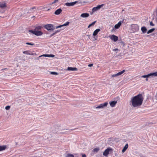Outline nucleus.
Masks as SVG:
<instances>
[{
	"label": "nucleus",
	"mask_w": 157,
	"mask_h": 157,
	"mask_svg": "<svg viewBox=\"0 0 157 157\" xmlns=\"http://www.w3.org/2000/svg\"><path fill=\"white\" fill-rule=\"evenodd\" d=\"M99 149L98 147H96L93 149V151L94 152H97L99 151Z\"/></svg>",
	"instance_id": "29"
},
{
	"label": "nucleus",
	"mask_w": 157,
	"mask_h": 157,
	"mask_svg": "<svg viewBox=\"0 0 157 157\" xmlns=\"http://www.w3.org/2000/svg\"><path fill=\"white\" fill-rule=\"evenodd\" d=\"M23 53L24 54H25L26 55H33V53H31L30 52H29L28 51H24L23 52Z\"/></svg>",
	"instance_id": "22"
},
{
	"label": "nucleus",
	"mask_w": 157,
	"mask_h": 157,
	"mask_svg": "<svg viewBox=\"0 0 157 157\" xmlns=\"http://www.w3.org/2000/svg\"><path fill=\"white\" fill-rule=\"evenodd\" d=\"M100 31L99 29H96L93 32V36H96L98 33Z\"/></svg>",
	"instance_id": "18"
},
{
	"label": "nucleus",
	"mask_w": 157,
	"mask_h": 157,
	"mask_svg": "<svg viewBox=\"0 0 157 157\" xmlns=\"http://www.w3.org/2000/svg\"><path fill=\"white\" fill-rule=\"evenodd\" d=\"M50 9H48V10H47V11L49 10H50Z\"/></svg>",
	"instance_id": "44"
},
{
	"label": "nucleus",
	"mask_w": 157,
	"mask_h": 157,
	"mask_svg": "<svg viewBox=\"0 0 157 157\" xmlns=\"http://www.w3.org/2000/svg\"><path fill=\"white\" fill-rule=\"evenodd\" d=\"M125 71L124 70H123L122 71L117 73V75H118L119 76V75H121L123 73H124L125 72Z\"/></svg>",
	"instance_id": "31"
},
{
	"label": "nucleus",
	"mask_w": 157,
	"mask_h": 157,
	"mask_svg": "<svg viewBox=\"0 0 157 157\" xmlns=\"http://www.w3.org/2000/svg\"><path fill=\"white\" fill-rule=\"evenodd\" d=\"M110 151H112V149L110 147L107 148L103 152V155L105 156H107Z\"/></svg>",
	"instance_id": "6"
},
{
	"label": "nucleus",
	"mask_w": 157,
	"mask_h": 157,
	"mask_svg": "<svg viewBox=\"0 0 157 157\" xmlns=\"http://www.w3.org/2000/svg\"><path fill=\"white\" fill-rule=\"evenodd\" d=\"M123 21V20L122 21H120L118 22V23L115 25L114 26V28L116 29H118L121 26V23Z\"/></svg>",
	"instance_id": "12"
},
{
	"label": "nucleus",
	"mask_w": 157,
	"mask_h": 157,
	"mask_svg": "<svg viewBox=\"0 0 157 157\" xmlns=\"http://www.w3.org/2000/svg\"><path fill=\"white\" fill-rule=\"evenodd\" d=\"M59 0H54V1L53 2H52V3H50V5H51V4H53L56 2H57Z\"/></svg>",
	"instance_id": "35"
},
{
	"label": "nucleus",
	"mask_w": 157,
	"mask_h": 157,
	"mask_svg": "<svg viewBox=\"0 0 157 157\" xmlns=\"http://www.w3.org/2000/svg\"><path fill=\"white\" fill-rule=\"evenodd\" d=\"M42 28L41 26H37L35 28V30L37 31H40L41 30V28Z\"/></svg>",
	"instance_id": "26"
},
{
	"label": "nucleus",
	"mask_w": 157,
	"mask_h": 157,
	"mask_svg": "<svg viewBox=\"0 0 157 157\" xmlns=\"http://www.w3.org/2000/svg\"><path fill=\"white\" fill-rule=\"evenodd\" d=\"M150 25L152 26H154V24L153 23V22L152 21H151L150 22Z\"/></svg>",
	"instance_id": "38"
},
{
	"label": "nucleus",
	"mask_w": 157,
	"mask_h": 157,
	"mask_svg": "<svg viewBox=\"0 0 157 157\" xmlns=\"http://www.w3.org/2000/svg\"><path fill=\"white\" fill-rule=\"evenodd\" d=\"M109 37L111 40H113L114 42L117 41L118 40V37L114 35H112L111 36H109Z\"/></svg>",
	"instance_id": "8"
},
{
	"label": "nucleus",
	"mask_w": 157,
	"mask_h": 157,
	"mask_svg": "<svg viewBox=\"0 0 157 157\" xmlns=\"http://www.w3.org/2000/svg\"><path fill=\"white\" fill-rule=\"evenodd\" d=\"M141 30L143 33H145L146 32L147 29L145 27L143 26L141 27Z\"/></svg>",
	"instance_id": "20"
},
{
	"label": "nucleus",
	"mask_w": 157,
	"mask_h": 157,
	"mask_svg": "<svg viewBox=\"0 0 157 157\" xmlns=\"http://www.w3.org/2000/svg\"><path fill=\"white\" fill-rule=\"evenodd\" d=\"M67 70L69 71H77L78 69L76 67H67Z\"/></svg>",
	"instance_id": "13"
},
{
	"label": "nucleus",
	"mask_w": 157,
	"mask_h": 157,
	"mask_svg": "<svg viewBox=\"0 0 157 157\" xmlns=\"http://www.w3.org/2000/svg\"><path fill=\"white\" fill-rule=\"evenodd\" d=\"M93 64H89L88 65V66L89 67H91L93 66Z\"/></svg>",
	"instance_id": "39"
},
{
	"label": "nucleus",
	"mask_w": 157,
	"mask_h": 157,
	"mask_svg": "<svg viewBox=\"0 0 157 157\" xmlns=\"http://www.w3.org/2000/svg\"><path fill=\"white\" fill-rule=\"evenodd\" d=\"M42 56H44L45 57H54L55 56V55L52 54H44L41 56H40V57H41Z\"/></svg>",
	"instance_id": "17"
},
{
	"label": "nucleus",
	"mask_w": 157,
	"mask_h": 157,
	"mask_svg": "<svg viewBox=\"0 0 157 157\" xmlns=\"http://www.w3.org/2000/svg\"><path fill=\"white\" fill-rule=\"evenodd\" d=\"M132 29L133 32H135L138 31L139 30V27L137 25H132Z\"/></svg>",
	"instance_id": "7"
},
{
	"label": "nucleus",
	"mask_w": 157,
	"mask_h": 157,
	"mask_svg": "<svg viewBox=\"0 0 157 157\" xmlns=\"http://www.w3.org/2000/svg\"><path fill=\"white\" fill-rule=\"evenodd\" d=\"M36 8L35 7H33L32 8H31L29 10V13H32L34 12V9H35Z\"/></svg>",
	"instance_id": "21"
},
{
	"label": "nucleus",
	"mask_w": 157,
	"mask_h": 157,
	"mask_svg": "<svg viewBox=\"0 0 157 157\" xmlns=\"http://www.w3.org/2000/svg\"><path fill=\"white\" fill-rule=\"evenodd\" d=\"M6 148V146L5 145L0 146V151L5 150Z\"/></svg>",
	"instance_id": "24"
},
{
	"label": "nucleus",
	"mask_w": 157,
	"mask_h": 157,
	"mask_svg": "<svg viewBox=\"0 0 157 157\" xmlns=\"http://www.w3.org/2000/svg\"><path fill=\"white\" fill-rule=\"evenodd\" d=\"M128 144H127L125 145V146H124V147L122 149V153L124 152H125V151L126 150V149L128 148Z\"/></svg>",
	"instance_id": "19"
},
{
	"label": "nucleus",
	"mask_w": 157,
	"mask_h": 157,
	"mask_svg": "<svg viewBox=\"0 0 157 157\" xmlns=\"http://www.w3.org/2000/svg\"><path fill=\"white\" fill-rule=\"evenodd\" d=\"M61 29H59V30H56L54 33L51 34V35L50 36V37H51L52 36H53L54 35L56 34L57 33L61 31Z\"/></svg>",
	"instance_id": "23"
},
{
	"label": "nucleus",
	"mask_w": 157,
	"mask_h": 157,
	"mask_svg": "<svg viewBox=\"0 0 157 157\" xmlns=\"http://www.w3.org/2000/svg\"><path fill=\"white\" fill-rule=\"evenodd\" d=\"M82 157H86V156L85 154H83L82 155Z\"/></svg>",
	"instance_id": "41"
},
{
	"label": "nucleus",
	"mask_w": 157,
	"mask_h": 157,
	"mask_svg": "<svg viewBox=\"0 0 157 157\" xmlns=\"http://www.w3.org/2000/svg\"><path fill=\"white\" fill-rule=\"evenodd\" d=\"M5 69H6V68H4V69H2V70H4Z\"/></svg>",
	"instance_id": "45"
},
{
	"label": "nucleus",
	"mask_w": 157,
	"mask_h": 157,
	"mask_svg": "<svg viewBox=\"0 0 157 157\" xmlns=\"http://www.w3.org/2000/svg\"><path fill=\"white\" fill-rule=\"evenodd\" d=\"M146 80L147 81H148V79H147V78H146Z\"/></svg>",
	"instance_id": "42"
},
{
	"label": "nucleus",
	"mask_w": 157,
	"mask_h": 157,
	"mask_svg": "<svg viewBox=\"0 0 157 157\" xmlns=\"http://www.w3.org/2000/svg\"><path fill=\"white\" fill-rule=\"evenodd\" d=\"M10 106H7L5 107V109L7 110H9L10 109Z\"/></svg>",
	"instance_id": "36"
},
{
	"label": "nucleus",
	"mask_w": 157,
	"mask_h": 157,
	"mask_svg": "<svg viewBox=\"0 0 157 157\" xmlns=\"http://www.w3.org/2000/svg\"><path fill=\"white\" fill-rule=\"evenodd\" d=\"M143 100L144 98L141 94H139L134 96L131 100L132 106L134 107H137L140 106L142 104Z\"/></svg>",
	"instance_id": "1"
},
{
	"label": "nucleus",
	"mask_w": 157,
	"mask_h": 157,
	"mask_svg": "<svg viewBox=\"0 0 157 157\" xmlns=\"http://www.w3.org/2000/svg\"><path fill=\"white\" fill-rule=\"evenodd\" d=\"M74 130V129H67L66 130H67V131L66 132H60V133H63H63H68L69 132H71L72 130Z\"/></svg>",
	"instance_id": "27"
},
{
	"label": "nucleus",
	"mask_w": 157,
	"mask_h": 157,
	"mask_svg": "<svg viewBox=\"0 0 157 157\" xmlns=\"http://www.w3.org/2000/svg\"><path fill=\"white\" fill-rule=\"evenodd\" d=\"M62 10L61 9H59L55 11L54 13L56 15H59L62 12Z\"/></svg>",
	"instance_id": "16"
},
{
	"label": "nucleus",
	"mask_w": 157,
	"mask_h": 157,
	"mask_svg": "<svg viewBox=\"0 0 157 157\" xmlns=\"http://www.w3.org/2000/svg\"><path fill=\"white\" fill-rule=\"evenodd\" d=\"M26 44L28 45H34V44L33 43H31L29 42H27L26 43Z\"/></svg>",
	"instance_id": "34"
},
{
	"label": "nucleus",
	"mask_w": 157,
	"mask_h": 157,
	"mask_svg": "<svg viewBox=\"0 0 157 157\" xmlns=\"http://www.w3.org/2000/svg\"><path fill=\"white\" fill-rule=\"evenodd\" d=\"M157 76V71L154 73H151L146 75H142L141 76V78H148L150 76L153 77L154 76Z\"/></svg>",
	"instance_id": "4"
},
{
	"label": "nucleus",
	"mask_w": 157,
	"mask_h": 157,
	"mask_svg": "<svg viewBox=\"0 0 157 157\" xmlns=\"http://www.w3.org/2000/svg\"><path fill=\"white\" fill-rule=\"evenodd\" d=\"M96 21H95L93 22L91 24H90L88 25V28H89L91 26L94 25V24H95V23H96Z\"/></svg>",
	"instance_id": "30"
},
{
	"label": "nucleus",
	"mask_w": 157,
	"mask_h": 157,
	"mask_svg": "<svg viewBox=\"0 0 157 157\" xmlns=\"http://www.w3.org/2000/svg\"><path fill=\"white\" fill-rule=\"evenodd\" d=\"M155 30V29L154 28L151 29L149 30H148V31L147 32V34H149L150 33H151L153 31H154Z\"/></svg>",
	"instance_id": "28"
},
{
	"label": "nucleus",
	"mask_w": 157,
	"mask_h": 157,
	"mask_svg": "<svg viewBox=\"0 0 157 157\" xmlns=\"http://www.w3.org/2000/svg\"><path fill=\"white\" fill-rule=\"evenodd\" d=\"M33 17H35V16H33Z\"/></svg>",
	"instance_id": "46"
},
{
	"label": "nucleus",
	"mask_w": 157,
	"mask_h": 157,
	"mask_svg": "<svg viewBox=\"0 0 157 157\" xmlns=\"http://www.w3.org/2000/svg\"><path fill=\"white\" fill-rule=\"evenodd\" d=\"M77 2V1H75L72 2H67L65 3V5L67 6H73L75 5Z\"/></svg>",
	"instance_id": "9"
},
{
	"label": "nucleus",
	"mask_w": 157,
	"mask_h": 157,
	"mask_svg": "<svg viewBox=\"0 0 157 157\" xmlns=\"http://www.w3.org/2000/svg\"><path fill=\"white\" fill-rule=\"evenodd\" d=\"M89 16V14L87 13H84L82 14L80 16L83 18H86L88 17Z\"/></svg>",
	"instance_id": "14"
},
{
	"label": "nucleus",
	"mask_w": 157,
	"mask_h": 157,
	"mask_svg": "<svg viewBox=\"0 0 157 157\" xmlns=\"http://www.w3.org/2000/svg\"><path fill=\"white\" fill-rule=\"evenodd\" d=\"M29 32L37 36H41L43 34V33L40 31H36L35 30H29Z\"/></svg>",
	"instance_id": "3"
},
{
	"label": "nucleus",
	"mask_w": 157,
	"mask_h": 157,
	"mask_svg": "<svg viewBox=\"0 0 157 157\" xmlns=\"http://www.w3.org/2000/svg\"><path fill=\"white\" fill-rule=\"evenodd\" d=\"M108 104L107 102H105L104 103L100 104L99 105L96 107V109H103L107 106Z\"/></svg>",
	"instance_id": "5"
},
{
	"label": "nucleus",
	"mask_w": 157,
	"mask_h": 157,
	"mask_svg": "<svg viewBox=\"0 0 157 157\" xmlns=\"http://www.w3.org/2000/svg\"><path fill=\"white\" fill-rule=\"evenodd\" d=\"M102 5H99L97 7H94L92 9V11L93 12H95L99 9H100L101 7L102 6Z\"/></svg>",
	"instance_id": "11"
},
{
	"label": "nucleus",
	"mask_w": 157,
	"mask_h": 157,
	"mask_svg": "<svg viewBox=\"0 0 157 157\" xmlns=\"http://www.w3.org/2000/svg\"><path fill=\"white\" fill-rule=\"evenodd\" d=\"M114 30V28H113L112 29V31H113V30Z\"/></svg>",
	"instance_id": "43"
},
{
	"label": "nucleus",
	"mask_w": 157,
	"mask_h": 157,
	"mask_svg": "<svg viewBox=\"0 0 157 157\" xmlns=\"http://www.w3.org/2000/svg\"><path fill=\"white\" fill-rule=\"evenodd\" d=\"M51 74L53 75H57L58 74V73L55 72H51Z\"/></svg>",
	"instance_id": "33"
},
{
	"label": "nucleus",
	"mask_w": 157,
	"mask_h": 157,
	"mask_svg": "<svg viewBox=\"0 0 157 157\" xmlns=\"http://www.w3.org/2000/svg\"><path fill=\"white\" fill-rule=\"evenodd\" d=\"M66 157H74V155L70 154H67Z\"/></svg>",
	"instance_id": "32"
},
{
	"label": "nucleus",
	"mask_w": 157,
	"mask_h": 157,
	"mask_svg": "<svg viewBox=\"0 0 157 157\" xmlns=\"http://www.w3.org/2000/svg\"><path fill=\"white\" fill-rule=\"evenodd\" d=\"M118 48H115V49H114L113 50V51H118Z\"/></svg>",
	"instance_id": "40"
},
{
	"label": "nucleus",
	"mask_w": 157,
	"mask_h": 157,
	"mask_svg": "<svg viewBox=\"0 0 157 157\" xmlns=\"http://www.w3.org/2000/svg\"><path fill=\"white\" fill-rule=\"evenodd\" d=\"M44 27L45 29L48 31L53 30L56 29V27H55L54 25L51 24L46 25L44 26Z\"/></svg>",
	"instance_id": "2"
},
{
	"label": "nucleus",
	"mask_w": 157,
	"mask_h": 157,
	"mask_svg": "<svg viewBox=\"0 0 157 157\" xmlns=\"http://www.w3.org/2000/svg\"><path fill=\"white\" fill-rule=\"evenodd\" d=\"M69 23H70V22H69L67 21V22H66L64 24H63L62 25H60L59 26H56V28L57 29H58V28H60L62 27H63V26H67V25H69Z\"/></svg>",
	"instance_id": "10"
},
{
	"label": "nucleus",
	"mask_w": 157,
	"mask_h": 157,
	"mask_svg": "<svg viewBox=\"0 0 157 157\" xmlns=\"http://www.w3.org/2000/svg\"><path fill=\"white\" fill-rule=\"evenodd\" d=\"M149 36V35H148L147 36Z\"/></svg>",
	"instance_id": "47"
},
{
	"label": "nucleus",
	"mask_w": 157,
	"mask_h": 157,
	"mask_svg": "<svg viewBox=\"0 0 157 157\" xmlns=\"http://www.w3.org/2000/svg\"><path fill=\"white\" fill-rule=\"evenodd\" d=\"M6 7L5 3H0V8H3Z\"/></svg>",
	"instance_id": "25"
},
{
	"label": "nucleus",
	"mask_w": 157,
	"mask_h": 157,
	"mask_svg": "<svg viewBox=\"0 0 157 157\" xmlns=\"http://www.w3.org/2000/svg\"><path fill=\"white\" fill-rule=\"evenodd\" d=\"M118 76V75H117V74H114L112 75V77H117V76Z\"/></svg>",
	"instance_id": "37"
},
{
	"label": "nucleus",
	"mask_w": 157,
	"mask_h": 157,
	"mask_svg": "<svg viewBox=\"0 0 157 157\" xmlns=\"http://www.w3.org/2000/svg\"><path fill=\"white\" fill-rule=\"evenodd\" d=\"M117 103V101H113L109 102L110 105L111 107H114Z\"/></svg>",
	"instance_id": "15"
}]
</instances>
